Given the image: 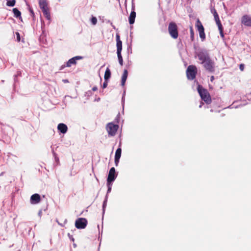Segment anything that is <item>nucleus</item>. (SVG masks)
Masks as SVG:
<instances>
[{"instance_id": "nucleus-1", "label": "nucleus", "mask_w": 251, "mask_h": 251, "mask_svg": "<svg viewBox=\"0 0 251 251\" xmlns=\"http://www.w3.org/2000/svg\"><path fill=\"white\" fill-rule=\"evenodd\" d=\"M197 90L201 99L206 103H210L211 102V99L208 91L206 89L203 88L201 85H198Z\"/></svg>"}, {"instance_id": "nucleus-2", "label": "nucleus", "mask_w": 251, "mask_h": 251, "mask_svg": "<svg viewBox=\"0 0 251 251\" xmlns=\"http://www.w3.org/2000/svg\"><path fill=\"white\" fill-rule=\"evenodd\" d=\"M168 32L172 38L176 39L178 36V26L176 23L172 22L168 25Z\"/></svg>"}, {"instance_id": "nucleus-3", "label": "nucleus", "mask_w": 251, "mask_h": 251, "mask_svg": "<svg viewBox=\"0 0 251 251\" xmlns=\"http://www.w3.org/2000/svg\"><path fill=\"white\" fill-rule=\"evenodd\" d=\"M39 4L44 16L48 20H50V15L47 0H39Z\"/></svg>"}, {"instance_id": "nucleus-4", "label": "nucleus", "mask_w": 251, "mask_h": 251, "mask_svg": "<svg viewBox=\"0 0 251 251\" xmlns=\"http://www.w3.org/2000/svg\"><path fill=\"white\" fill-rule=\"evenodd\" d=\"M211 12L213 13L215 21L217 25H218L219 30L220 31V34L222 38L224 37L223 27L222 25L220 20L219 15L217 12L215 8H213L211 10Z\"/></svg>"}, {"instance_id": "nucleus-5", "label": "nucleus", "mask_w": 251, "mask_h": 251, "mask_svg": "<svg viewBox=\"0 0 251 251\" xmlns=\"http://www.w3.org/2000/svg\"><path fill=\"white\" fill-rule=\"evenodd\" d=\"M197 68L195 65H189L186 70V75L188 79L193 80L196 78Z\"/></svg>"}, {"instance_id": "nucleus-6", "label": "nucleus", "mask_w": 251, "mask_h": 251, "mask_svg": "<svg viewBox=\"0 0 251 251\" xmlns=\"http://www.w3.org/2000/svg\"><path fill=\"white\" fill-rule=\"evenodd\" d=\"M195 26L199 31V35L201 41H203L205 39L204 28L199 19H197Z\"/></svg>"}, {"instance_id": "nucleus-7", "label": "nucleus", "mask_w": 251, "mask_h": 251, "mask_svg": "<svg viewBox=\"0 0 251 251\" xmlns=\"http://www.w3.org/2000/svg\"><path fill=\"white\" fill-rule=\"evenodd\" d=\"M118 128L119 126L114 124L113 123L107 124L106 126V129L108 132V135L111 136H113L115 135Z\"/></svg>"}, {"instance_id": "nucleus-8", "label": "nucleus", "mask_w": 251, "mask_h": 251, "mask_svg": "<svg viewBox=\"0 0 251 251\" xmlns=\"http://www.w3.org/2000/svg\"><path fill=\"white\" fill-rule=\"evenodd\" d=\"M206 70L209 72H214L215 71L214 62L210 58L201 63Z\"/></svg>"}, {"instance_id": "nucleus-9", "label": "nucleus", "mask_w": 251, "mask_h": 251, "mask_svg": "<svg viewBox=\"0 0 251 251\" xmlns=\"http://www.w3.org/2000/svg\"><path fill=\"white\" fill-rule=\"evenodd\" d=\"M196 54L198 59L201 61V63H202L210 58L207 51L206 50H201L198 51Z\"/></svg>"}, {"instance_id": "nucleus-10", "label": "nucleus", "mask_w": 251, "mask_h": 251, "mask_svg": "<svg viewBox=\"0 0 251 251\" xmlns=\"http://www.w3.org/2000/svg\"><path fill=\"white\" fill-rule=\"evenodd\" d=\"M87 225V221L85 218H80L75 222V226L78 229L85 228Z\"/></svg>"}, {"instance_id": "nucleus-11", "label": "nucleus", "mask_w": 251, "mask_h": 251, "mask_svg": "<svg viewBox=\"0 0 251 251\" xmlns=\"http://www.w3.org/2000/svg\"><path fill=\"white\" fill-rule=\"evenodd\" d=\"M82 58H83V57H82L81 56H76L75 57H74L70 59L67 61L66 65L62 66L61 69L65 68V67H70L72 65H75L76 64V60H80V59H82Z\"/></svg>"}, {"instance_id": "nucleus-12", "label": "nucleus", "mask_w": 251, "mask_h": 251, "mask_svg": "<svg viewBox=\"0 0 251 251\" xmlns=\"http://www.w3.org/2000/svg\"><path fill=\"white\" fill-rule=\"evenodd\" d=\"M116 178L115 176V169L114 167L111 168L109 172L108 177L107 179V182L108 185L113 181Z\"/></svg>"}, {"instance_id": "nucleus-13", "label": "nucleus", "mask_w": 251, "mask_h": 251, "mask_svg": "<svg viewBox=\"0 0 251 251\" xmlns=\"http://www.w3.org/2000/svg\"><path fill=\"white\" fill-rule=\"evenodd\" d=\"M41 199L39 194H34L32 195L30 199V202L32 204L39 203L41 201Z\"/></svg>"}, {"instance_id": "nucleus-14", "label": "nucleus", "mask_w": 251, "mask_h": 251, "mask_svg": "<svg viewBox=\"0 0 251 251\" xmlns=\"http://www.w3.org/2000/svg\"><path fill=\"white\" fill-rule=\"evenodd\" d=\"M241 23L247 26H251V17L248 15L242 16Z\"/></svg>"}, {"instance_id": "nucleus-15", "label": "nucleus", "mask_w": 251, "mask_h": 251, "mask_svg": "<svg viewBox=\"0 0 251 251\" xmlns=\"http://www.w3.org/2000/svg\"><path fill=\"white\" fill-rule=\"evenodd\" d=\"M116 39L117 51H122V42L120 40V37L119 34H116Z\"/></svg>"}, {"instance_id": "nucleus-16", "label": "nucleus", "mask_w": 251, "mask_h": 251, "mask_svg": "<svg viewBox=\"0 0 251 251\" xmlns=\"http://www.w3.org/2000/svg\"><path fill=\"white\" fill-rule=\"evenodd\" d=\"M57 129L62 133L64 134L67 132L68 130L67 126L63 123H60L58 125Z\"/></svg>"}, {"instance_id": "nucleus-17", "label": "nucleus", "mask_w": 251, "mask_h": 251, "mask_svg": "<svg viewBox=\"0 0 251 251\" xmlns=\"http://www.w3.org/2000/svg\"><path fill=\"white\" fill-rule=\"evenodd\" d=\"M128 72L126 70H125L122 76L121 85L124 86L125 85L126 80L127 77Z\"/></svg>"}, {"instance_id": "nucleus-18", "label": "nucleus", "mask_w": 251, "mask_h": 251, "mask_svg": "<svg viewBox=\"0 0 251 251\" xmlns=\"http://www.w3.org/2000/svg\"><path fill=\"white\" fill-rule=\"evenodd\" d=\"M136 17V12L134 11H132L131 12L128 20L129 23L130 25H132L134 24L135 22V19Z\"/></svg>"}, {"instance_id": "nucleus-19", "label": "nucleus", "mask_w": 251, "mask_h": 251, "mask_svg": "<svg viewBox=\"0 0 251 251\" xmlns=\"http://www.w3.org/2000/svg\"><path fill=\"white\" fill-rule=\"evenodd\" d=\"M111 76V72L110 69L108 68H107L106 69V71L105 72L104 74V80H108V79Z\"/></svg>"}, {"instance_id": "nucleus-20", "label": "nucleus", "mask_w": 251, "mask_h": 251, "mask_svg": "<svg viewBox=\"0 0 251 251\" xmlns=\"http://www.w3.org/2000/svg\"><path fill=\"white\" fill-rule=\"evenodd\" d=\"M122 51H117L119 62L121 66L123 65V59L121 54Z\"/></svg>"}, {"instance_id": "nucleus-21", "label": "nucleus", "mask_w": 251, "mask_h": 251, "mask_svg": "<svg viewBox=\"0 0 251 251\" xmlns=\"http://www.w3.org/2000/svg\"><path fill=\"white\" fill-rule=\"evenodd\" d=\"M13 12L15 17H16V18L21 17V13L17 8H13Z\"/></svg>"}, {"instance_id": "nucleus-22", "label": "nucleus", "mask_w": 251, "mask_h": 251, "mask_svg": "<svg viewBox=\"0 0 251 251\" xmlns=\"http://www.w3.org/2000/svg\"><path fill=\"white\" fill-rule=\"evenodd\" d=\"M121 152H122V149L120 148L117 149V150H116V152H115V158H116L117 159L118 158H120L121 156Z\"/></svg>"}, {"instance_id": "nucleus-23", "label": "nucleus", "mask_w": 251, "mask_h": 251, "mask_svg": "<svg viewBox=\"0 0 251 251\" xmlns=\"http://www.w3.org/2000/svg\"><path fill=\"white\" fill-rule=\"evenodd\" d=\"M15 0H7L6 2V5L8 6H14L15 4Z\"/></svg>"}, {"instance_id": "nucleus-24", "label": "nucleus", "mask_w": 251, "mask_h": 251, "mask_svg": "<svg viewBox=\"0 0 251 251\" xmlns=\"http://www.w3.org/2000/svg\"><path fill=\"white\" fill-rule=\"evenodd\" d=\"M190 38L192 41H193L194 39V32L193 30V28L192 26H190Z\"/></svg>"}, {"instance_id": "nucleus-25", "label": "nucleus", "mask_w": 251, "mask_h": 251, "mask_svg": "<svg viewBox=\"0 0 251 251\" xmlns=\"http://www.w3.org/2000/svg\"><path fill=\"white\" fill-rule=\"evenodd\" d=\"M91 21L93 25H95L97 23V19L95 17H92Z\"/></svg>"}, {"instance_id": "nucleus-26", "label": "nucleus", "mask_w": 251, "mask_h": 251, "mask_svg": "<svg viewBox=\"0 0 251 251\" xmlns=\"http://www.w3.org/2000/svg\"><path fill=\"white\" fill-rule=\"evenodd\" d=\"M16 36H17V41L18 42H20V40H21L20 33L19 32H16Z\"/></svg>"}, {"instance_id": "nucleus-27", "label": "nucleus", "mask_w": 251, "mask_h": 251, "mask_svg": "<svg viewBox=\"0 0 251 251\" xmlns=\"http://www.w3.org/2000/svg\"><path fill=\"white\" fill-rule=\"evenodd\" d=\"M107 84H108L107 80H105V81L103 82V85H102V88H105L107 87Z\"/></svg>"}, {"instance_id": "nucleus-28", "label": "nucleus", "mask_w": 251, "mask_h": 251, "mask_svg": "<svg viewBox=\"0 0 251 251\" xmlns=\"http://www.w3.org/2000/svg\"><path fill=\"white\" fill-rule=\"evenodd\" d=\"M29 11L31 13V15L32 16V17H33V18H34L35 17V14H34V13L33 12V10L31 9V8H30L29 9Z\"/></svg>"}, {"instance_id": "nucleus-29", "label": "nucleus", "mask_w": 251, "mask_h": 251, "mask_svg": "<svg viewBox=\"0 0 251 251\" xmlns=\"http://www.w3.org/2000/svg\"><path fill=\"white\" fill-rule=\"evenodd\" d=\"M239 68L241 71H243L244 69V65L243 64H241L239 66Z\"/></svg>"}, {"instance_id": "nucleus-30", "label": "nucleus", "mask_w": 251, "mask_h": 251, "mask_svg": "<svg viewBox=\"0 0 251 251\" xmlns=\"http://www.w3.org/2000/svg\"><path fill=\"white\" fill-rule=\"evenodd\" d=\"M119 159H120V158H118L117 159L116 158H115V165L116 166H118V164L119 162Z\"/></svg>"}, {"instance_id": "nucleus-31", "label": "nucleus", "mask_w": 251, "mask_h": 251, "mask_svg": "<svg viewBox=\"0 0 251 251\" xmlns=\"http://www.w3.org/2000/svg\"><path fill=\"white\" fill-rule=\"evenodd\" d=\"M97 90H98V88L96 86H94V87L92 88V90L93 91H97Z\"/></svg>"}, {"instance_id": "nucleus-32", "label": "nucleus", "mask_w": 251, "mask_h": 251, "mask_svg": "<svg viewBox=\"0 0 251 251\" xmlns=\"http://www.w3.org/2000/svg\"><path fill=\"white\" fill-rule=\"evenodd\" d=\"M214 76H213V75H212V76H211V77H210V80H211V81H212H212H213V80H214Z\"/></svg>"}, {"instance_id": "nucleus-33", "label": "nucleus", "mask_w": 251, "mask_h": 251, "mask_svg": "<svg viewBox=\"0 0 251 251\" xmlns=\"http://www.w3.org/2000/svg\"><path fill=\"white\" fill-rule=\"evenodd\" d=\"M63 81L64 83H68V82H69V81H68V80H67V79H63Z\"/></svg>"}, {"instance_id": "nucleus-34", "label": "nucleus", "mask_w": 251, "mask_h": 251, "mask_svg": "<svg viewBox=\"0 0 251 251\" xmlns=\"http://www.w3.org/2000/svg\"><path fill=\"white\" fill-rule=\"evenodd\" d=\"M111 190V187H109L108 191H110Z\"/></svg>"}]
</instances>
